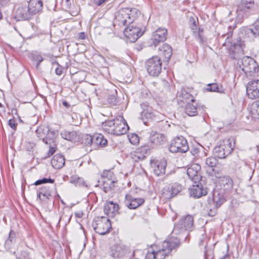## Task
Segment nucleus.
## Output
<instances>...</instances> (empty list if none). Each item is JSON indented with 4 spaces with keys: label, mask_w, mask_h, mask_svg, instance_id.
<instances>
[{
    "label": "nucleus",
    "mask_w": 259,
    "mask_h": 259,
    "mask_svg": "<svg viewBox=\"0 0 259 259\" xmlns=\"http://www.w3.org/2000/svg\"><path fill=\"white\" fill-rule=\"evenodd\" d=\"M115 118L106 120L102 123V127L103 130L110 135H113L115 127Z\"/></svg>",
    "instance_id": "32"
},
{
    "label": "nucleus",
    "mask_w": 259,
    "mask_h": 259,
    "mask_svg": "<svg viewBox=\"0 0 259 259\" xmlns=\"http://www.w3.org/2000/svg\"><path fill=\"white\" fill-rule=\"evenodd\" d=\"M114 177L113 172L110 170H104L101 178L98 181L96 186L102 188L106 193L109 192L114 187Z\"/></svg>",
    "instance_id": "6"
},
{
    "label": "nucleus",
    "mask_w": 259,
    "mask_h": 259,
    "mask_svg": "<svg viewBox=\"0 0 259 259\" xmlns=\"http://www.w3.org/2000/svg\"><path fill=\"white\" fill-rule=\"evenodd\" d=\"M219 184L221 188L226 193L230 191L233 186V181L232 179L228 176H223L219 179Z\"/></svg>",
    "instance_id": "24"
},
{
    "label": "nucleus",
    "mask_w": 259,
    "mask_h": 259,
    "mask_svg": "<svg viewBox=\"0 0 259 259\" xmlns=\"http://www.w3.org/2000/svg\"><path fill=\"white\" fill-rule=\"evenodd\" d=\"M145 67L150 75L158 76L161 72L162 61L159 57L153 56L147 60Z\"/></svg>",
    "instance_id": "8"
},
{
    "label": "nucleus",
    "mask_w": 259,
    "mask_h": 259,
    "mask_svg": "<svg viewBox=\"0 0 259 259\" xmlns=\"http://www.w3.org/2000/svg\"><path fill=\"white\" fill-rule=\"evenodd\" d=\"M12 112L13 113V114H15L16 115H17L18 114V113H17V110L16 109H13L12 110Z\"/></svg>",
    "instance_id": "63"
},
{
    "label": "nucleus",
    "mask_w": 259,
    "mask_h": 259,
    "mask_svg": "<svg viewBox=\"0 0 259 259\" xmlns=\"http://www.w3.org/2000/svg\"><path fill=\"white\" fill-rule=\"evenodd\" d=\"M107 144V140L104 138L101 134H95L93 135V145L103 147Z\"/></svg>",
    "instance_id": "35"
},
{
    "label": "nucleus",
    "mask_w": 259,
    "mask_h": 259,
    "mask_svg": "<svg viewBox=\"0 0 259 259\" xmlns=\"http://www.w3.org/2000/svg\"><path fill=\"white\" fill-rule=\"evenodd\" d=\"M180 239L176 237H170L163 241L162 248L157 251H153L154 259H164L172 249L178 247L180 244Z\"/></svg>",
    "instance_id": "3"
},
{
    "label": "nucleus",
    "mask_w": 259,
    "mask_h": 259,
    "mask_svg": "<svg viewBox=\"0 0 259 259\" xmlns=\"http://www.w3.org/2000/svg\"><path fill=\"white\" fill-rule=\"evenodd\" d=\"M192 89L189 88H182L177 94V100L178 103L182 106L195 100L191 94Z\"/></svg>",
    "instance_id": "16"
},
{
    "label": "nucleus",
    "mask_w": 259,
    "mask_h": 259,
    "mask_svg": "<svg viewBox=\"0 0 259 259\" xmlns=\"http://www.w3.org/2000/svg\"><path fill=\"white\" fill-rule=\"evenodd\" d=\"M141 107L143 109L141 116L144 122H146L144 121L145 120H149L152 119L155 116V113L152 107L149 106L148 103L147 102L142 103L141 104Z\"/></svg>",
    "instance_id": "23"
},
{
    "label": "nucleus",
    "mask_w": 259,
    "mask_h": 259,
    "mask_svg": "<svg viewBox=\"0 0 259 259\" xmlns=\"http://www.w3.org/2000/svg\"><path fill=\"white\" fill-rule=\"evenodd\" d=\"M53 65H56L57 66L55 69V73L58 75H61L63 73V69L64 68L60 65L58 62L55 61L53 62Z\"/></svg>",
    "instance_id": "52"
},
{
    "label": "nucleus",
    "mask_w": 259,
    "mask_h": 259,
    "mask_svg": "<svg viewBox=\"0 0 259 259\" xmlns=\"http://www.w3.org/2000/svg\"><path fill=\"white\" fill-rule=\"evenodd\" d=\"M232 35V34L228 33L226 34H223L220 38L219 40L221 41L222 39H224L226 36V39L223 45L227 47L228 48V50L230 54H232L234 55L233 57L235 58V55L236 54L239 53L242 51V40L240 38H239L236 42L232 43L230 39V36Z\"/></svg>",
    "instance_id": "10"
},
{
    "label": "nucleus",
    "mask_w": 259,
    "mask_h": 259,
    "mask_svg": "<svg viewBox=\"0 0 259 259\" xmlns=\"http://www.w3.org/2000/svg\"><path fill=\"white\" fill-rule=\"evenodd\" d=\"M204 259H213V251L210 249H207L205 246Z\"/></svg>",
    "instance_id": "50"
},
{
    "label": "nucleus",
    "mask_w": 259,
    "mask_h": 259,
    "mask_svg": "<svg viewBox=\"0 0 259 259\" xmlns=\"http://www.w3.org/2000/svg\"><path fill=\"white\" fill-rule=\"evenodd\" d=\"M115 126L113 135L120 136L126 134L129 127L123 116H119L115 118Z\"/></svg>",
    "instance_id": "20"
},
{
    "label": "nucleus",
    "mask_w": 259,
    "mask_h": 259,
    "mask_svg": "<svg viewBox=\"0 0 259 259\" xmlns=\"http://www.w3.org/2000/svg\"><path fill=\"white\" fill-rule=\"evenodd\" d=\"M35 146L34 143L28 142L26 145V148L27 150L31 151Z\"/></svg>",
    "instance_id": "58"
},
{
    "label": "nucleus",
    "mask_w": 259,
    "mask_h": 259,
    "mask_svg": "<svg viewBox=\"0 0 259 259\" xmlns=\"http://www.w3.org/2000/svg\"><path fill=\"white\" fill-rule=\"evenodd\" d=\"M31 58L33 61L36 62V68H38L40 63L44 60L43 57L39 53L37 52L32 53L31 54Z\"/></svg>",
    "instance_id": "42"
},
{
    "label": "nucleus",
    "mask_w": 259,
    "mask_h": 259,
    "mask_svg": "<svg viewBox=\"0 0 259 259\" xmlns=\"http://www.w3.org/2000/svg\"><path fill=\"white\" fill-rule=\"evenodd\" d=\"M255 7L254 0H240L237 7V13L243 17H247L250 12L255 10Z\"/></svg>",
    "instance_id": "14"
},
{
    "label": "nucleus",
    "mask_w": 259,
    "mask_h": 259,
    "mask_svg": "<svg viewBox=\"0 0 259 259\" xmlns=\"http://www.w3.org/2000/svg\"><path fill=\"white\" fill-rule=\"evenodd\" d=\"M234 145L235 142L233 139H224L220 142L219 145L214 147L213 151V154L219 158H225L233 151Z\"/></svg>",
    "instance_id": "4"
},
{
    "label": "nucleus",
    "mask_w": 259,
    "mask_h": 259,
    "mask_svg": "<svg viewBox=\"0 0 259 259\" xmlns=\"http://www.w3.org/2000/svg\"><path fill=\"white\" fill-rule=\"evenodd\" d=\"M218 163V160L215 157L210 156L205 159L206 166L211 169L215 167Z\"/></svg>",
    "instance_id": "41"
},
{
    "label": "nucleus",
    "mask_w": 259,
    "mask_h": 259,
    "mask_svg": "<svg viewBox=\"0 0 259 259\" xmlns=\"http://www.w3.org/2000/svg\"><path fill=\"white\" fill-rule=\"evenodd\" d=\"M200 146L199 145H193L190 150V153L192 155L195 157H196L198 155V154L200 152Z\"/></svg>",
    "instance_id": "49"
},
{
    "label": "nucleus",
    "mask_w": 259,
    "mask_h": 259,
    "mask_svg": "<svg viewBox=\"0 0 259 259\" xmlns=\"http://www.w3.org/2000/svg\"><path fill=\"white\" fill-rule=\"evenodd\" d=\"M16 240V236L15 231L11 230L9 234V237L5 242V247L10 249L12 245L15 243Z\"/></svg>",
    "instance_id": "37"
},
{
    "label": "nucleus",
    "mask_w": 259,
    "mask_h": 259,
    "mask_svg": "<svg viewBox=\"0 0 259 259\" xmlns=\"http://www.w3.org/2000/svg\"><path fill=\"white\" fill-rule=\"evenodd\" d=\"M246 94L251 99L259 98V79L248 82L246 86Z\"/></svg>",
    "instance_id": "21"
},
{
    "label": "nucleus",
    "mask_w": 259,
    "mask_h": 259,
    "mask_svg": "<svg viewBox=\"0 0 259 259\" xmlns=\"http://www.w3.org/2000/svg\"><path fill=\"white\" fill-rule=\"evenodd\" d=\"M52 143L51 144V145H50V149L48 151V157H50L51 156H52L56 151V149L55 147H52Z\"/></svg>",
    "instance_id": "57"
},
{
    "label": "nucleus",
    "mask_w": 259,
    "mask_h": 259,
    "mask_svg": "<svg viewBox=\"0 0 259 259\" xmlns=\"http://www.w3.org/2000/svg\"><path fill=\"white\" fill-rule=\"evenodd\" d=\"M189 149L188 142L183 136L174 138L169 146V151L172 153H184L187 152Z\"/></svg>",
    "instance_id": "9"
},
{
    "label": "nucleus",
    "mask_w": 259,
    "mask_h": 259,
    "mask_svg": "<svg viewBox=\"0 0 259 259\" xmlns=\"http://www.w3.org/2000/svg\"><path fill=\"white\" fill-rule=\"evenodd\" d=\"M145 202L142 198H134L131 195L125 196V205L130 209H136L143 204Z\"/></svg>",
    "instance_id": "22"
},
{
    "label": "nucleus",
    "mask_w": 259,
    "mask_h": 259,
    "mask_svg": "<svg viewBox=\"0 0 259 259\" xmlns=\"http://www.w3.org/2000/svg\"><path fill=\"white\" fill-rule=\"evenodd\" d=\"M82 142L85 145H93V135L86 134L82 137Z\"/></svg>",
    "instance_id": "45"
},
{
    "label": "nucleus",
    "mask_w": 259,
    "mask_h": 259,
    "mask_svg": "<svg viewBox=\"0 0 259 259\" xmlns=\"http://www.w3.org/2000/svg\"><path fill=\"white\" fill-rule=\"evenodd\" d=\"M193 225V218L191 215L184 217L174 226L173 232L181 233L185 231H191Z\"/></svg>",
    "instance_id": "12"
},
{
    "label": "nucleus",
    "mask_w": 259,
    "mask_h": 259,
    "mask_svg": "<svg viewBox=\"0 0 259 259\" xmlns=\"http://www.w3.org/2000/svg\"><path fill=\"white\" fill-rule=\"evenodd\" d=\"M245 33L247 34H251L252 36H259V18L254 23V29L246 28L244 30Z\"/></svg>",
    "instance_id": "40"
},
{
    "label": "nucleus",
    "mask_w": 259,
    "mask_h": 259,
    "mask_svg": "<svg viewBox=\"0 0 259 259\" xmlns=\"http://www.w3.org/2000/svg\"><path fill=\"white\" fill-rule=\"evenodd\" d=\"M167 36V30L164 28H159L154 31L151 36L150 40L152 45L156 47L160 42L166 40Z\"/></svg>",
    "instance_id": "19"
},
{
    "label": "nucleus",
    "mask_w": 259,
    "mask_h": 259,
    "mask_svg": "<svg viewBox=\"0 0 259 259\" xmlns=\"http://www.w3.org/2000/svg\"><path fill=\"white\" fill-rule=\"evenodd\" d=\"M70 182L77 187H87V185H85L83 178L78 177L77 176H71L70 179Z\"/></svg>",
    "instance_id": "39"
},
{
    "label": "nucleus",
    "mask_w": 259,
    "mask_h": 259,
    "mask_svg": "<svg viewBox=\"0 0 259 259\" xmlns=\"http://www.w3.org/2000/svg\"><path fill=\"white\" fill-rule=\"evenodd\" d=\"M256 111L257 113V115L258 116V118H259V104L258 105V106H257V108L256 109Z\"/></svg>",
    "instance_id": "64"
},
{
    "label": "nucleus",
    "mask_w": 259,
    "mask_h": 259,
    "mask_svg": "<svg viewBox=\"0 0 259 259\" xmlns=\"http://www.w3.org/2000/svg\"><path fill=\"white\" fill-rule=\"evenodd\" d=\"M187 174L194 183L203 180L201 175V166L198 164L194 163L189 167L187 170Z\"/></svg>",
    "instance_id": "17"
},
{
    "label": "nucleus",
    "mask_w": 259,
    "mask_h": 259,
    "mask_svg": "<svg viewBox=\"0 0 259 259\" xmlns=\"http://www.w3.org/2000/svg\"><path fill=\"white\" fill-rule=\"evenodd\" d=\"M37 138L47 145H51L54 142L56 132L52 130L47 125H40L35 131Z\"/></svg>",
    "instance_id": "5"
},
{
    "label": "nucleus",
    "mask_w": 259,
    "mask_h": 259,
    "mask_svg": "<svg viewBox=\"0 0 259 259\" xmlns=\"http://www.w3.org/2000/svg\"><path fill=\"white\" fill-rule=\"evenodd\" d=\"M42 7L43 3L41 0H30L28 4V8L32 15L40 12Z\"/></svg>",
    "instance_id": "27"
},
{
    "label": "nucleus",
    "mask_w": 259,
    "mask_h": 259,
    "mask_svg": "<svg viewBox=\"0 0 259 259\" xmlns=\"http://www.w3.org/2000/svg\"><path fill=\"white\" fill-rule=\"evenodd\" d=\"M217 208L210 209L207 212V215L209 217H214L217 213Z\"/></svg>",
    "instance_id": "56"
},
{
    "label": "nucleus",
    "mask_w": 259,
    "mask_h": 259,
    "mask_svg": "<svg viewBox=\"0 0 259 259\" xmlns=\"http://www.w3.org/2000/svg\"><path fill=\"white\" fill-rule=\"evenodd\" d=\"M62 104H63V106H64L65 107H66L67 108L70 106L69 104L66 101H63Z\"/></svg>",
    "instance_id": "62"
},
{
    "label": "nucleus",
    "mask_w": 259,
    "mask_h": 259,
    "mask_svg": "<svg viewBox=\"0 0 259 259\" xmlns=\"http://www.w3.org/2000/svg\"><path fill=\"white\" fill-rule=\"evenodd\" d=\"M149 141L153 146H158L166 141V138L163 134L152 131L150 134Z\"/></svg>",
    "instance_id": "25"
},
{
    "label": "nucleus",
    "mask_w": 259,
    "mask_h": 259,
    "mask_svg": "<svg viewBox=\"0 0 259 259\" xmlns=\"http://www.w3.org/2000/svg\"><path fill=\"white\" fill-rule=\"evenodd\" d=\"M17 16L24 20H28L32 16L28 7L21 6L17 10Z\"/></svg>",
    "instance_id": "34"
},
{
    "label": "nucleus",
    "mask_w": 259,
    "mask_h": 259,
    "mask_svg": "<svg viewBox=\"0 0 259 259\" xmlns=\"http://www.w3.org/2000/svg\"><path fill=\"white\" fill-rule=\"evenodd\" d=\"M140 14V11L136 8H124L118 11L115 18V25L120 27L128 25L123 32L125 36L131 42H135L145 31V26L139 27L133 24Z\"/></svg>",
    "instance_id": "1"
},
{
    "label": "nucleus",
    "mask_w": 259,
    "mask_h": 259,
    "mask_svg": "<svg viewBox=\"0 0 259 259\" xmlns=\"http://www.w3.org/2000/svg\"><path fill=\"white\" fill-rule=\"evenodd\" d=\"M211 200L215 203V207L218 208L226 201V199L223 194L215 191L213 193L212 199L209 198L208 200L209 202Z\"/></svg>",
    "instance_id": "31"
},
{
    "label": "nucleus",
    "mask_w": 259,
    "mask_h": 259,
    "mask_svg": "<svg viewBox=\"0 0 259 259\" xmlns=\"http://www.w3.org/2000/svg\"><path fill=\"white\" fill-rule=\"evenodd\" d=\"M130 142L133 145H136L139 143V138L136 134H133L128 137Z\"/></svg>",
    "instance_id": "51"
},
{
    "label": "nucleus",
    "mask_w": 259,
    "mask_h": 259,
    "mask_svg": "<svg viewBox=\"0 0 259 259\" xmlns=\"http://www.w3.org/2000/svg\"><path fill=\"white\" fill-rule=\"evenodd\" d=\"M158 53L163 57L165 61L168 62L172 54V48L168 44L165 43L159 48Z\"/></svg>",
    "instance_id": "26"
},
{
    "label": "nucleus",
    "mask_w": 259,
    "mask_h": 259,
    "mask_svg": "<svg viewBox=\"0 0 259 259\" xmlns=\"http://www.w3.org/2000/svg\"><path fill=\"white\" fill-rule=\"evenodd\" d=\"M198 22V19L196 18V20L193 18V17H191L189 20V24L190 27L192 29L193 31H195V29H197V23Z\"/></svg>",
    "instance_id": "46"
},
{
    "label": "nucleus",
    "mask_w": 259,
    "mask_h": 259,
    "mask_svg": "<svg viewBox=\"0 0 259 259\" xmlns=\"http://www.w3.org/2000/svg\"><path fill=\"white\" fill-rule=\"evenodd\" d=\"M86 37L87 35L84 32H81L78 33V38L80 39H84Z\"/></svg>",
    "instance_id": "59"
},
{
    "label": "nucleus",
    "mask_w": 259,
    "mask_h": 259,
    "mask_svg": "<svg viewBox=\"0 0 259 259\" xmlns=\"http://www.w3.org/2000/svg\"><path fill=\"white\" fill-rule=\"evenodd\" d=\"M194 35L196 37L198 41L200 44H203L204 42L205 41V38L203 35V34L196 33V34H194Z\"/></svg>",
    "instance_id": "54"
},
{
    "label": "nucleus",
    "mask_w": 259,
    "mask_h": 259,
    "mask_svg": "<svg viewBox=\"0 0 259 259\" xmlns=\"http://www.w3.org/2000/svg\"><path fill=\"white\" fill-rule=\"evenodd\" d=\"M204 181H198V183H194L189 188L190 195L194 198H199L207 194L206 188L204 186Z\"/></svg>",
    "instance_id": "15"
},
{
    "label": "nucleus",
    "mask_w": 259,
    "mask_h": 259,
    "mask_svg": "<svg viewBox=\"0 0 259 259\" xmlns=\"http://www.w3.org/2000/svg\"><path fill=\"white\" fill-rule=\"evenodd\" d=\"M195 31H193V34H196V33L203 34V29L201 27H199L198 28H197V29H195Z\"/></svg>",
    "instance_id": "61"
},
{
    "label": "nucleus",
    "mask_w": 259,
    "mask_h": 259,
    "mask_svg": "<svg viewBox=\"0 0 259 259\" xmlns=\"http://www.w3.org/2000/svg\"><path fill=\"white\" fill-rule=\"evenodd\" d=\"M151 167L154 174L157 176L164 175L167 165L166 161L164 159H152L150 161Z\"/></svg>",
    "instance_id": "18"
},
{
    "label": "nucleus",
    "mask_w": 259,
    "mask_h": 259,
    "mask_svg": "<svg viewBox=\"0 0 259 259\" xmlns=\"http://www.w3.org/2000/svg\"><path fill=\"white\" fill-rule=\"evenodd\" d=\"M17 259H32L30 257L29 253L25 250H23L21 251V255L20 257H17Z\"/></svg>",
    "instance_id": "53"
},
{
    "label": "nucleus",
    "mask_w": 259,
    "mask_h": 259,
    "mask_svg": "<svg viewBox=\"0 0 259 259\" xmlns=\"http://www.w3.org/2000/svg\"><path fill=\"white\" fill-rule=\"evenodd\" d=\"M93 227L97 233L103 235L110 231L111 229V224L108 218L98 217L94 220Z\"/></svg>",
    "instance_id": "7"
},
{
    "label": "nucleus",
    "mask_w": 259,
    "mask_h": 259,
    "mask_svg": "<svg viewBox=\"0 0 259 259\" xmlns=\"http://www.w3.org/2000/svg\"><path fill=\"white\" fill-rule=\"evenodd\" d=\"M108 0H94L95 3L98 6H101Z\"/></svg>",
    "instance_id": "60"
},
{
    "label": "nucleus",
    "mask_w": 259,
    "mask_h": 259,
    "mask_svg": "<svg viewBox=\"0 0 259 259\" xmlns=\"http://www.w3.org/2000/svg\"><path fill=\"white\" fill-rule=\"evenodd\" d=\"M51 162L54 168L60 169L65 164V158L63 155L57 154L53 156Z\"/></svg>",
    "instance_id": "29"
},
{
    "label": "nucleus",
    "mask_w": 259,
    "mask_h": 259,
    "mask_svg": "<svg viewBox=\"0 0 259 259\" xmlns=\"http://www.w3.org/2000/svg\"><path fill=\"white\" fill-rule=\"evenodd\" d=\"M160 197L165 200H169L174 197V195L170 190V186H165L162 189Z\"/></svg>",
    "instance_id": "38"
},
{
    "label": "nucleus",
    "mask_w": 259,
    "mask_h": 259,
    "mask_svg": "<svg viewBox=\"0 0 259 259\" xmlns=\"http://www.w3.org/2000/svg\"><path fill=\"white\" fill-rule=\"evenodd\" d=\"M116 92L115 93L109 95L107 98V102L110 106H115L116 105L118 101L117 100V98L116 97Z\"/></svg>",
    "instance_id": "44"
},
{
    "label": "nucleus",
    "mask_w": 259,
    "mask_h": 259,
    "mask_svg": "<svg viewBox=\"0 0 259 259\" xmlns=\"http://www.w3.org/2000/svg\"><path fill=\"white\" fill-rule=\"evenodd\" d=\"M118 205L112 201L107 202L104 206V211L105 214L110 217H113L118 211Z\"/></svg>",
    "instance_id": "28"
},
{
    "label": "nucleus",
    "mask_w": 259,
    "mask_h": 259,
    "mask_svg": "<svg viewBox=\"0 0 259 259\" xmlns=\"http://www.w3.org/2000/svg\"><path fill=\"white\" fill-rule=\"evenodd\" d=\"M9 125L14 130L16 131L17 129V123H16L14 119H10L8 121Z\"/></svg>",
    "instance_id": "55"
},
{
    "label": "nucleus",
    "mask_w": 259,
    "mask_h": 259,
    "mask_svg": "<svg viewBox=\"0 0 259 259\" xmlns=\"http://www.w3.org/2000/svg\"><path fill=\"white\" fill-rule=\"evenodd\" d=\"M51 196V190L49 187L42 186L37 192V198L42 201H46L48 200Z\"/></svg>",
    "instance_id": "30"
},
{
    "label": "nucleus",
    "mask_w": 259,
    "mask_h": 259,
    "mask_svg": "<svg viewBox=\"0 0 259 259\" xmlns=\"http://www.w3.org/2000/svg\"><path fill=\"white\" fill-rule=\"evenodd\" d=\"M60 136L62 139L70 142H74L78 139L77 133L74 131L63 130L61 132Z\"/></svg>",
    "instance_id": "33"
},
{
    "label": "nucleus",
    "mask_w": 259,
    "mask_h": 259,
    "mask_svg": "<svg viewBox=\"0 0 259 259\" xmlns=\"http://www.w3.org/2000/svg\"><path fill=\"white\" fill-rule=\"evenodd\" d=\"M130 253V248L122 243H116L111 246L110 256L114 258H121Z\"/></svg>",
    "instance_id": "13"
},
{
    "label": "nucleus",
    "mask_w": 259,
    "mask_h": 259,
    "mask_svg": "<svg viewBox=\"0 0 259 259\" xmlns=\"http://www.w3.org/2000/svg\"><path fill=\"white\" fill-rule=\"evenodd\" d=\"M205 111V106L196 100L184 105V112L189 116H195L202 114Z\"/></svg>",
    "instance_id": "11"
},
{
    "label": "nucleus",
    "mask_w": 259,
    "mask_h": 259,
    "mask_svg": "<svg viewBox=\"0 0 259 259\" xmlns=\"http://www.w3.org/2000/svg\"><path fill=\"white\" fill-rule=\"evenodd\" d=\"M237 68L241 69L248 76H254L258 72V65L252 58L244 56L237 62Z\"/></svg>",
    "instance_id": "2"
},
{
    "label": "nucleus",
    "mask_w": 259,
    "mask_h": 259,
    "mask_svg": "<svg viewBox=\"0 0 259 259\" xmlns=\"http://www.w3.org/2000/svg\"><path fill=\"white\" fill-rule=\"evenodd\" d=\"M54 180L52 179L51 178H43L42 179H39L37 180L35 183L34 184L35 185H39L42 184H46V183H54Z\"/></svg>",
    "instance_id": "47"
},
{
    "label": "nucleus",
    "mask_w": 259,
    "mask_h": 259,
    "mask_svg": "<svg viewBox=\"0 0 259 259\" xmlns=\"http://www.w3.org/2000/svg\"><path fill=\"white\" fill-rule=\"evenodd\" d=\"M170 188L174 197L176 196L182 190V185L177 183L174 184L170 186Z\"/></svg>",
    "instance_id": "43"
},
{
    "label": "nucleus",
    "mask_w": 259,
    "mask_h": 259,
    "mask_svg": "<svg viewBox=\"0 0 259 259\" xmlns=\"http://www.w3.org/2000/svg\"><path fill=\"white\" fill-rule=\"evenodd\" d=\"M211 170L212 171L210 172V174L211 176H214L219 179H220V178L222 177V176H221L222 170L220 168L217 167V166L215 167H214V168H212Z\"/></svg>",
    "instance_id": "48"
},
{
    "label": "nucleus",
    "mask_w": 259,
    "mask_h": 259,
    "mask_svg": "<svg viewBox=\"0 0 259 259\" xmlns=\"http://www.w3.org/2000/svg\"><path fill=\"white\" fill-rule=\"evenodd\" d=\"M206 90L208 92H217L221 94H225V89L222 84L218 83H211L207 85Z\"/></svg>",
    "instance_id": "36"
}]
</instances>
